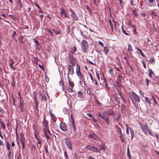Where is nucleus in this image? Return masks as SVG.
Masks as SVG:
<instances>
[{"instance_id": "13d9d810", "label": "nucleus", "mask_w": 159, "mask_h": 159, "mask_svg": "<svg viewBox=\"0 0 159 159\" xmlns=\"http://www.w3.org/2000/svg\"><path fill=\"white\" fill-rule=\"evenodd\" d=\"M89 74L90 75V78H91V80H92V82H94V79L91 74L90 73H89Z\"/></svg>"}, {"instance_id": "393cba45", "label": "nucleus", "mask_w": 159, "mask_h": 159, "mask_svg": "<svg viewBox=\"0 0 159 159\" xmlns=\"http://www.w3.org/2000/svg\"><path fill=\"white\" fill-rule=\"evenodd\" d=\"M63 111L64 113L66 114H69V110H68L67 108L66 107H64L63 108Z\"/></svg>"}, {"instance_id": "ddd939ff", "label": "nucleus", "mask_w": 159, "mask_h": 159, "mask_svg": "<svg viewBox=\"0 0 159 159\" xmlns=\"http://www.w3.org/2000/svg\"><path fill=\"white\" fill-rule=\"evenodd\" d=\"M72 66L69 65L68 66V72L71 75H73L74 74V69Z\"/></svg>"}, {"instance_id": "f03ea898", "label": "nucleus", "mask_w": 159, "mask_h": 159, "mask_svg": "<svg viewBox=\"0 0 159 159\" xmlns=\"http://www.w3.org/2000/svg\"><path fill=\"white\" fill-rule=\"evenodd\" d=\"M81 49L84 52H87L89 48L88 43L85 40H83L81 43Z\"/></svg>"}, {"instance_id": "de8ad7c7", "label": "nucleus", "mask_w": 159, "mask_h": 159, "mask_svg": "<svg viewBox=\"0 0 159 159\" xmlns=\"http://www.w3.org/2000/svg\"><path fill=\"white\" fill-rule=\"evenodd\" d=\"M87 62L89 63L91 65H94V64L91 61H90L89 59L86 58V59Z\"/></svg>"}, {"instance_id": "37998d69", "label": "nucleus", "mask_w": 159, "mask_h": 159, "mask_svg": "<svg viewBox=\"0 0 159 159\" xmlns=\"http://www.w3.org/2000/svg\"><path fill=\"white\" fill-rule=\"evenodd\" d=\"M12 82L11 83V85L13 87H14L15 86V81L14 80V77H12Z\"/></svg>"}, {"instance_id": "603ef678", "label": "nucleus", "mask_w": 159, "mask_h": 159, "mask_svg": "<svg viewBox=\"0 0 159 159\" xmlns=\"http://www.w3.org/2000/svg\"><path fill=\"white\" fill-rule=\"evenodd\" d=\"M32 128L34 131L36 130L37 125L35 124H33Z\"/></svg>"}, {"instance_id": "79ce46f5", "label": "nucleus", "mask_w": 159, "mask_h": 159, "mask_svg": "<svg viewBox=\"0 0 159 159\" xmlns=\"http://www.w3.org/2000/svg\"><path fill=\"white\" fill-rule=\"evenodd\" d=\"M7 126L8 129H9L10 128L11 129V123L9 121H8L7 123Z\"/></svg>"}, {"instance_id": "dca6fc26", "label": "nucleus", "mask_w": 159, "mask_h": 159, "mask_svg": "<svg viewBox=\"0 0 159 159\" xmlns=\"http://www.w3.org/2000/svg\"><path fill=\"white\" fill-rule=\"evenodd\" d=\"M67 78L69 81L68 83L70 85L71 88H73L74 86V82L71 80V78L69 77L68 75L67 76Z\"/></svg>"}, {"instance_id": "0e129e2a", "label": "nucleus", "mask_w": 159, "mask_h": 159, "mask_svg": "<svg viewBox=\"0 0 159 159\" xmlns=\"http://www.w3.org/2000/svg\"><path fill=\"white\" fill-rule=\"evenodd\" d=\"M133 12L134 15L136 16H138V13L135 10H133Z\"/></svg>"}, {"instance_id": "5fc2aeb1", "label": "nucleus", "mask_w": 159, "mask_h": 159, "mask_svg": "<svg viewBox=\"0 0 159 159\" xmlns=\"http://www.w3.org/2000/svg\"><path fill=\"white\" fill-rule=\"evenodd\" d=\"M6 146L8 150L10 149V144L8 142H6Z\"/></svg>"}, {"instance_id": "6e6552de", "label": "nucleus", "mask_w": 159, "mask_h": 159, "mask_svg": "<svg viewBox=\"0 0 159 159\" xmlns=\"http://www.w3.org/2000/svg\"><path fill=\"white\" fill-rule=\"evenodd\" d=\"M88 137L89 138L97 141H100L101 140L100 137H98L96 134L94 133L90 134L88 136Z\"/></svg>"}, {"instance_id": "8fccbe9b", "label": "nucleus", "mask_w": 159, "mask_h": 159, "mask_svg": "<svg viewBox=\"0 0 159 159\" xmlns=\"http://www.w3.org/2000/svg\"><path fill=\"white\" fill-rule=\"evenodd\" d=\"M80 83L81 85V86L83 87H84L85 86V84L84 82V81H80Z\"/></svg>"}, {"instance_id": "7ed1b4c3", "label": "nucleus", "mask_w": 159, "mask_h": 159, "mask_svg": "<svg viewBox=\"0 0 159 159\" xmlns=\"http://www.w3.org/2000/svg\"><path fill=\"white\" fill-rule=\"evenodd\" d=\"M129 96L132 100L133 103L134 104V102L133 100V98L136 101L139 102L140 101V98L138 95L136 94L135 93L132 92H130L129 93Z\"/></svg>"}, {"instance_id": "9d476101", "label": "nucleus", "mask_w": 159, "mask_h": 159, "mask_svg": "<svg viewBox=\"0 0 159 159\" xmlns=\"http://www.w3.org/2000/svg\"><path fill=\"white\" fill-rule=\"evenodd\" d=\"M60 127L61 129L63 131H66L67 130V127L64 122H61L60 123Z\"/></svg>"}, {"instance_id": "a211bd4d", "label": "nucleus", "mask_w": 159, "mask_h": 159, "mask_svg": "<svg viewBox=\"0 0 159 159\" xmlns=\"http://www.w3.org/2000/svg\"><path fill=\"white\" fill-rule=\"evenodd\" d=\"M107 113L108 115V116L111 115L113 118L114 117V114L113 112L111 109H108L107 110Z\"/></svg>"}, {"instance_id": "9b49d317", "label": "nucleus", "mask_w": 159, "mask_h": 159, "mask_svg": "<svg viewBox=\"0 0 159 159\" xmlns=\"http://www.w3.org/2000/svg\"><path fill=\"white\" fill-rule=\"evenodd\" d=\"M66 142L68 148L70 150L72 149V144L70 140L68 138L66 139Z\"/></svg>"}, {"instance_id": "f8f14e48", "label": "nucleus", "mask_w": 159, "mask_h": 159, "mask_svg": "<svg viewBox=\"0 0 159 159\" xmlns=\"http://www.w3.org/2000/svg\"><path fill=\"white\" fill-rule=\"evenodd\" d=\"M8 61L9 62V66L11 69L13 70H15L16 69L13 66L14 63L13 60L11 59L10 58L9 59Z\"/></svg>"}, {"instance_id": "7c9ffc66", "label": "nucleus", "mask_w": 159, "mask_h": 159, "mask_svg": "<svg viewBox=\"0 0 159 159\" xmlns=\"http://www.w3.org/2000/svg\"><path fill=\"white\" fill-rule=\"evenodd\" d=\"M128 48L127 49V50L129 52H130L131 51H133L132 46L130 44H128Z\"/></svg>"}, {"instance_id": "bf43d9fd", "label": "nucleus", "mask_w": 159, "mask_h": 159, "mask_svg": "<svg viewBox=\"0 0 159 159\" xmlns=\"http://www.w3.org/2000/svg\"><path fill=\"white\" fill-rule=\"evenodd\" d=\"M101 149L102 150H105V145H102L100 146Z\"/></svg>"}, {"instance_id": "b1692460", "label": "nucleus", "mask_w": 159, "mask_h": 159, "mask_svg": "<svg viewBox=\"0 0 159 159\" xmlns=\"http://www.w3.org/2000/svg\"><path fill=\"white\" fill-rule=\"evenodd\" d=\"M127 155L129 159H131V156L129 152V146L127 147Z\"/></svg>"}, {"instance_id": "5701e85b", "label": "nucleus", "mask_w": 159, "mask_h": 159, "mask_svg": "<svg viewBox=\"0 0 159 159\" xmlns=\"http://www.w3.org/2000/svg\"><path fill=\"white\" fill-rule=\"evenodd\" d=\"M128 127L129 128V130L131 135V138H133V136L134 134V131L133 129L131 127H129L128 126Z\"/></svg>"}, {"instance_id": "338daca9", "label": "nucleus", "mask_w": 159, "mask_h": 159, "mask_svg": "<svg viewBox=\"0 0 159 159\" xmlns=\"http://www.w3.org/2000/svg\"><path fill=\"white\" fill-rule=\"evenodd\" d=\"M19 108L21 112H22L23 111V106H19Z\"/></svg>"}, {"instance_id": "f3484780", "label": "nucleus", "mask_w": 159, "mask_h": 159, "mask_svg": "<svg viewBox=\"0 0 159 159\" xmlns=\"http://www.w3.org/2000/svg\"><path fill=\"white\" fill-rule=\"evenodd\" d=\"M77 67H76V72L77 76H79L81 74L80 71V66L78 64H77Z\"/></svg>"}, {"instance_id": "20e7f679", "label": "nucleus", "mask_w": 159, "mask_h": 159, "mask_svg": "<svg viewBox=\"0 0 159 159\" xmlns=\"http://www.w3.org/2000/svg\"><path fill=\"white\" fill-rule=\"evenodd\" d=\"M86 148L89 150L92 151L94 152H99L100 149L95 147L92 146L91 145H89L86 147Z\"/></svg>"}, {"instance_id": "4d7b16f0", "label": "nucleus", "mask_w": 159, "mask_h": 159, "mask_svg": "<svg viewBox=\"0 0 159 159\" xmlns=\"http://www.w3.org/2000/svg\"><path fill=\"white\" fill-rule=\"evenodd\" d=\"M64 155L66 159H68V156L67 152L66 151H65L64 152Z\"/></svg>"}, {"instance_id": "2eb2a0df", "label": "nucleus", "mask_w": 159, "mask_h": 159, "mask_svg": "<svg viewBox=\"0 0 159 159\" xmlns=\"http://www.w3.org/2000/svg\"><path fill=\"white\" fill-rule=\"evenodd\" d=\"M20 143L22 145V150H23L25 147V138H20Z\"/></svg>"}, {"instance_id": "6e6d98bb", "label": "nucleus", "mask_w": 159, "mask_h": 159, "mask_svg": "<svg viewBox=\"0 0 159 159\" xmlns=\"http://www.w3.org/2000/svg\"><path fill=\"white\" fill-rule=\"evenodd\" d=\"M33 98L34 99V101H36V97L37 95L35 93H34L33 94Z\"/></svg>"}, {"instance_id": "e433bc0d", "label": "nucleus", "mask_w": 159, "mask_h": 159, "mask_svg": "<svg viewBox=\"0 0 159 159\" xmlns=\"http://www.w3.org/2000/svg\"><path fill=\"white\" fill-rule=\"evenodd\" d=\"M53 31L57 34H61V32L59 30H57L56 29H53Z\"/></svg>"}, {"instance_id": "69168bd1", "label": "nucleus", "mask_w": 159, "mask_h": 159, "mask_svg": "<svg viewBox=\"0 0 159 159\" xmlns=\"http://www.w3.org/2000/svg\"><path fill=\"white\" fill-rule=\"evenodd\" d=\"M98 116L100 117L102 119H104V118L103 116L100 113H98Z\"/></svg>"}, {"instance_id": "39448f33", "label": "nucleus", "mask_w": 159, "mask_h": 159, "mask_svg": "<svg viewBox=\"0 0 159 159\" xmlns=\"http://www.w3.org/2000/svg\"><path fill=\"white\" fill-rule=\"evenodd\" d=\"M125 105L122 104L121 105V113L123 116H125L127 114V104Z\"/></svg>"}, {"instance_id": "0eeeda50", "label": "nucleus", "mask_w": 159, "mask_h": 159, "mask_svg": "<svg viewBox=\"0 0 159 159\" xmlns=\"http://www.w3.org/2000/svg\"><path fill=\"white\" fill-rule=\"evenodd\" d=\"M69 59L70 63L71 66H74L75 64V59L73 57V56L70 54H68Z\"/></svg>"}, {"instance_id": "4be33fe9", "label": "nucleus", "mask_w": 159, "mask_h": 159, "mask_svg": "<svg viewBox=\"0 0 159 159\" xmlns=\"http://www.w3.org/2000/svg\"><path fill=\"white\" fill-rule=\"evenodd\" d=\"M36 139L37 140V144H42V141L40 136H39L38 138H37Z\"/></svg>"}, {"instance_id": "f257e3e1", "label": "nucleus", "mask_w": 159, "mask_h": 159, "mask_svg": "<svg viewBox=\"0 0 159 159\" xmlns=\"http://www.w3.org/2000/svg\"><path fill=\"white\" fill-rule=\"evenodd\" d=\"M139 125L140 126L141 129L145 134H147L148 132L150 135L153 136V134L151 132L150 129L148 127L147 124H145L144 125L141 122H139Z\"/></svg>"}, {"instance_id": "473e14b6", "label": "nucleus", "mask_w": 159, "mask_h": 159, "mask_svg": "<svg viewBox=\"0 0 159 159\" xmlns=\"http://www.w3.org/2000/svg\"><path fill=\"white\" fill-rule=\"evenodd\" d=\"M129 25L134 30V32H136V28L135 27V26L134 25L131 24L130 22L129 23Z\"/></svg>"}, {"instance_id": "c03bdc74", "label": "nucleus", "mask_w": 159, "mask_h": 159, "mask_svg": "<svg viewBox=\"0 0 159 159\" xmlns=\"http://www.w3.org/2000/svg\"><path fill=\"white\" fill-rule=\"evenodd\" d=\"M34 136L35 138H37L39 137L38 136V132L36 130H35V131H34Z\"/></svg>"}, {"instance_id": "423d86ee", "label": "nucleus", "mask_w": 159, "mask_h": 159, "mask_svg": "<svg viewBox=\"0 0 159 159\" xmlns=\"http://www.w3.org/2000/svg\"><path fill=\"white\" fill-rule=\"evenodd\" d=\"M70 10L71 12L70 15L74 20L77 21L79 20V18L77 14L71 8H70Z\"/></svg>"}, {"instance_id": "c85d7f7f", "label": "nucleus", "mask_w": 159, "mask_h": 159, "mask_svg": "<svg viewBox=\"0 0 159 159\" xmlns=\"http://www.w3.org/2000/svg\"><path fill=\"white\" fill-rule=\"evenodd\" d=\"M103 51L107 55L108 52L109 51V49L107 46H105L104 48Z\"/></svg>"}, {"instance_id": "09e8293b", "label": "nucleus", "mask_w": 159, "mask_h": 159, "mask_svg": "<svg viewBox=\"0 0 159 159\" xmlns=\"http://www.w3.org/2000/svg\"><path fill=\"white\" fill-rule=\"evenodd\" d=\"M72 88H70V87H67V91L70 93H72L73 92Z\"/></svg>"}, {"instance_id": "f704fd0d", "label": "nucleus", "mask_w": 159, "mask_h": 159, "mask_svg": "<svg viewBox=\"0 0 159 159\" xmlns=\"http://www.w3.org/2000/svg\"><path fill=\"white\" fill-rule=\"evenodd\" d=\"M155 59L153 57H152L150 60V63L151 64H154L155 62Z\"/></svg>"}, {"instance_id": "ea45409f", "label": "nucleus", "mask_w": 159, "mask_h": 159, "mask_svg": "<svg viewBox=\"0 0 159 159\" xmlns=\"http://www.w3.org/2000/svg\"><path fill=\"white\" fill-rule=\"evenodd\" d=\"M41 99L42 101H46L47 100L46 97L44 94H43L41 97Z\"/></svg>"}, {"instance_id": "cd10ccee", "label": "nucleus", "mask_w": 159, "mask_h": 159, "mask_svg": "<svg viewBox=\"0 0 159 159\" xmlns=\"http://www.w3.org/2000/svg\"><path fill=\"white\" fill-rule=\"evenodd\" d=\"M0 124H1V127L3 129H5L6 128L5 125L4 123L2 121L1 119H0Z\"/></svg>"}, {"instance_id": "774afa93", "label": "nucleus", "mask_w": 159, "mask_h": 159, "mask_svg": "<svg viewBox=\"0 0 159 159\" xmlns=\"http://www.w3.org/2000/svg\"><path fill=\"white\" fill-rule=\"evenodd\" d=\"M34 42L37 45L39 46V41L37 40L34 39Z\"/></svg>"}, {"instance_id": "4468645a", "label": "nucleus", "mask_w": 159, "mask_h": 159, "mask_svg": "<svg viewBox=\"0 0 159 159\" xmlns=\"http://www.w3.org/2000/svg\"><path fill=\"white\" fill-rule=\"evenodd\" d=\"M61 15H64L65 17L68 18V15L65 9L63 8H61Z\"/></svg>"}, {"instance_id": "680f3d73", "label": "nucleus", "mask_w": 159, "mask_h": 159, "mask_svg": "<svg viewBox=\"0 0 159 159\" xmlns=\"http://www.w3.org/2000/svg\"><path fill=\"white\" fill-rule=\"evenodd\" d=\"M23 102L24 101L23 100H20L19 106H23Z\"/></svg>"}, {"instance_id": "412c9836", "label": "nucleus", "mask_w": 159, "mask_h": 159, "mask_svg": "<svg viewBox=\"0 0 159 159\" xmlns=\"http://www.w3.org/2000/svg\"><path fill=\"white\" fill-rule=\"evenodd\" d=\"M43 130L45 133H46L47 134H48L50 135H52V134L51 132L49 130L48 128L44 129H43Z\"/></svg>"}, {"instance_id": "58836bf2", "label": "nucleus", "mask_w": 159, "mask_h": 159, "mask_svg": "<svg viewBox=\"0 0 159 159\" xmlns=\"http://www.w3.org/2000/svg\"><path fill=\"white\" fill-rule=\"evenodd\" d=\"M59 84L62 87V89H64V85L63 82L62 81H60L59 82Z\"/></svg>"}, {"instance_id": "864d4df0", "label": "nucleus", "mask_w": 159, "mask_h": 159, "mask_svg": "<svg viewBox=\"0 0 159 159\" xmlns=\"http://www.w3.org/2000/svg\"><path fill=\"white\" fill-rule=\"evenodd\" d=\"M44 136L47 138V140L51 138V137L49 136V135H48V134H47L46 133H45Z\"/></svg>"}, {"instance_id": "4c0bfd02", "label": "nucleus", "mask_w": 159, "mask_h": 159, "mask_svg": "<svg viewBox=\"0 0 159 159\" xmlns=\"http://www.w3.org/2000/svg\"><path fill=\"white\" fill-rule=\"evenodd\" d=\"M72 122V125L73 128L74 130V131H76V128L75 126V122L74 120H72L71 121Z\"/></svg>"}, {"instance_id": "a18cd8bd", "label": "nucleus", "mask_w": 159, "mask_h": 159, "mask_svg": "<svg viewBox=\"0 0 159 159\" xmlns=\"http://www.w3.org/2000/svg\"><path fill=\"white\" fill-rule=\"evenodd\" d=\"M4 112V110L0 107V115L2 116Z\"/></svg>"}, {"instance_id": "2f4dec72", "label": "nucleus", "mask_w": 159, "mask_h": 159, "mask_svg": "<svg viewBox=\"0 0 159 159\" xmlns=\"http://www.w3.org/2000/svg\"><path fill=\"white\" fill-rule=\"evenodd\" d=\"M92 89L90 87H88L87 89V92L88 94L90 95L91 93Z\"/></svg>"}, {"instance_id": "c756f323", "label": "nucleus", "mask_w": 159, "mask_h": 159, "mask_svg": "<svg viewBox=\"0 0 159 159\" xmlns=\"http://www.w3.org/2000/svg\"><path fill=\"white\" fill-rule=\"evenodd\" d=\"M78 96L80 97V98H84L83 94L81 91H79V92H78Z\"/></svg>"}, {"instance_id": "6ab92c4d", "label": "nucleus", "mask_w": 159, "mask_h": 159, "mask_svg": "<svg viewBox=\"0 0 159 159\" xmlns=\"http://www.w3.org/2000/svg\"><path fill=\"white\" fill-rule=\"evenodd\" d=\"M43 126L44 127L43 129L48 128V121L47 120H44Z\"/></svg>"}, {"instance_id": "a19ab883", "label": "nucleus", "mask_w": 159, "mask_h": 159, "mask_svg": "<svg viewBox=\"0 0 159 159\" xmlns=\"http://www.w3.org/2000/svg\"><path fill=\"white\" fill-rule=\"evenodd\" d=\"M152 98L153 100L155 102V104L158 106H159V105L158 103L157 102L155 98L152 95Z\"/></svg>"}, {"instance_id": "bb28decb", "label": "nucleus", "mask_w": 159, "mask_h": 159, "mask_svg": "<svg viewBox=\"0 0 159 159\" xmlns=\"http://www.w3.org/2000/svg\"><path fill=\"white\" fill-rule=\"evenodd\" d=\"M71 49L72 51H71V52L73 54H74L77 51V49L75 46L74 47Z\"/></svg>"}, {"instance_id": "052dcab7", "label": "nucleus", "mask_w": 159, "mask_h": 159, "mask_svg": "<svg viewBox=\"0 0 159 159\" xmlns=\"http://www.w3.org/2000/svg\"><path fill=\"white\" fill-rule=\"evenodd\" d=\"M151 15H153L155 16H157V15L156 12H155L154 11H152L151 12Z\"/></svg>"}, {"instance_id": "1a4fd4ad", "label": "nucleus", "mask_w": 159, "mask_h": 159, "mask_svg": "<svg viewBox=\"0 0 159 159\" xmlns=\"http://www.w3.org/2000/svg\"><path fill=\"white\" fill-rule=\"evenodd\" d=\"M103 116L104 117V119L105 122L108 125H109V121L108 119V115L107 113V111H105L103 113Z\"/></svg>"}, {"instance_id": "72a5a7b5", "label": "nucleus", "mask_w": 159, "mask_h": 159, "mask_svg": "<svg viewBox=\"0 0 159 159\" xmlns=\"http://www.w3.org/2000/svg\"><path fill=\"white\" fill-rule=\"evenodd\" d=\"M120 98L121 100H122V101H123V103L125 104H127V102L125 100V98H124V97L120 94Z\"/></svg>"}, {"instance_id": "aec40b11", "label": "nucleus", "mask_w": 159, "mask_h": 159, "mask_svg": "<svg viewBox=\"0 0 159 159\" xmlns=\"http://www.w3.org/2000/svg\"><path fill=\"white\" fill-rule=\"evenodd\" d=\"M148 72L149 74V76L151 78H152V76H154L155 75V74L150 69H149Z\"/></svg>"}, {"instance_id": "a878e982", "label": "nucleus", "mask_w": 159, "mask_h": 159, "mask_svg": "<svg viewBox=\"0 0 159 159\" xmlns=\"http://www.w3.org/2000/svg\"><path fill=\"white\" fill-rule=\"evenodd\" d=\"M145 101L147 103L149 104H151V99H149L148 97H146L145 98Z\"/></svg>"}, {"instance_id": "49530a36", "label": "nucleus", "mask_w": 159, "mask_h": 159, "mask_svg": "<svg viewBox=\"0 0 159 159\" xmlns=\"http://www.w3.org/2000/svg\"><path fill=\"white\" fill-rule=\"evenodd\" d=\"M51 118L52 119V120L53 122L54 123H55L56 122V120H57V118L55 116L51 117Z\"/></svg>"}, {"instance_id": "c9c22d12", "label": "nucleus", "mask_w": 159, "mask_h": 159, "mask_svg": "<svg viewBox=\"0 0 159 159\" xmlns=\"http://www.w3.org/2000/svg\"><path fill=\"white\" fill-rule=\"evenodd\" d=\"M18 2L19 5H20V8L19 9L20 10L21 8H22L23 7V5L21 2V1L20 0H17Z\"/></svg>"}, {"instance_id": "e2e57ef3", "label": "nucleus", "mask_w": 159, "mask_h": 159, "mask_svg": "<svg viewBox=\"0 0 159 159\" xmlns=\"http://www.w3.org/2000/svg\"><path fill=\"white\" fill-rule=\"evenodd\" d=\"M49 113L51 117L55 116V115L53 114L52 110H50L49 111Z\"/></svg>"}, {"instance_id": "3c124183", "label": "nucleus", "mask_w": 159, "mask_h": 159, "mask_svg": "<svg viewBox=\"0 0 159 159\" xmlns=\"http://www.w3.org/2000/svg\"><path fill=\"white\" fill-rule=\"evenodd\" d=\"M124 59L126 60V62L128 65H129V67L131 69L132 68V66H131L129 65V61L127 59V57H124Z\"/></svg>"}]
</instances>
